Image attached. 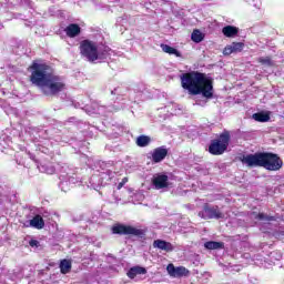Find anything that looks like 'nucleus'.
I'll return each instance as SVG.
<instances>
[{
	"mask_svg": "<svg viewBox=\"0 0 284 284\" xmlns=\"http://www.w3.org/2000/svg\"><path fill=\"white\" fill-rule=\"evenodd\" d=\"M222 33L227 38L236 37V34H239V28L234 26H226L222 29Z\"/></svg>",
	"mask_w": 284,
	"mask_h": 284,
	"instance_id": "2eb2a0df",
	"label": "nucleus"
},
{
	"mask_svg": "<svg viewBox=\"0 0 284 284\" xmlns=\"http://www.w3.org/2000/svg\"><path fill=\"white\" fill-rule=\"evenodd\" d=\"M126 276L129 277V278H136V268L133 266V267H131L129 271H128V273H126Z\"/></svg>",
	"mask_w": 284,
	"mask_h": 284,
	"instance_id": "b1692460",
	"label": "nucleus"
},
{
	"mask_svg": "<svg viewBox=\"0 0 284 284\" xmlns=\"http://www.w3.org/2000/svg\"><path fill=\"white\" fill-rule=\"evenodd\" d=\"M241 163L246 168H264L268 172H278L283 168V160L272 152H255L240 156Z\"/></svg>",
	"mask_w": 284,
	"mask_h": 284,
	"instance_id": "7ed1b4c3",
	"label": "nucleus"
},
{
	"mask_svg": "<svg viewBox=\"0 0 284 284\" xmlns=\"http://www.w3.org/2000/svg\"><path fill=\"white\" fill-rule=\"evenodd\" d=\"M153 247L162 250L163 252H174V245L165 240H155L153 242Z\"/></svg>",
	"mask_w": 284,
	"mask_h": 284,
	"instance_id": "9b49d317",
	"label": "nucleus"
},
{
	"mask_svg": "<svg viewBox=\"0 0 284 284\" xmlns=\"http://www.w3.org/2000/svg\"><path fill=\"white\" fill-rule=\"evenodd\" d=\"M151 156L153 163H161V161H165L168 156V149L165 146L155 148Z\"/></svg>",
	"mask_w": 284,
	"mask_h": 284,
	"instance_id": "9d476101",
	"label": "nucleus"
},
{
	"mask_svg": "<svg viewBox=\"0 0 284 284\" xmlns=\"http://www.w3.org/2000/svg\"><path fill=\"white\" fill-rule=\"evenodd\" d=\"M253 119L257 121V123H267V121H270V113L257 112L253 114Z\"/></svg>",
	"mask_w": 284,
	"mask_h": 284,
	"instance_id": "f3484780",
	"label": "nucleus"
},
{
	"mask_svg": "<svg viewBox=\"0 0 284 284\" xmlns=\"http://www.w3.org/2000/svg\"><path fill=\"white\" fill-rule=\"evenodd\" d=\"M30 225L36 230H43L45 227V221H43L41 215H36L32 220H30Z\"/></svg>",
	"mask_w": 284,
	"mask_h": 284,
	"instance_id": "ddd939ff",
	"label": "nucleus"
},
{
	"mask_svg": "<svg viewBox=\"0 0 284 284\" xmlns=\"http://www.w3.org/2000/svg\"><path fill=\"white\" fill-rule=\"evenodd\" d=\"M64 32L67 37L74 39V37H79V34H81V27L77 23H71L64 29Z\"/></svg>",
	"mask_w": 284,
	"mask_h": 284,
	"instance_id": "f8f14e48",
	"label": "nucleus"
},
{
	"mask_svg": "<svg viewBox=\"0 0 284 284\" xmlns=\"http://www.w3.org/2000/svg\"><path fill=\"white\" fill-rule=\"evenodd\" d=\"M166 272H169L170 276L173 278H181L183 276H189L190 271L185 266H174V264H169L166 266Z\"/></svg>",
	"mask_w": 284,
	"mask_h": 284,
	"instance_id": "6e6552de",
	"label": "nucleus"
},
{
	"mask_svg": "<svg viewBox=\"0 0 284 284\" xmlns=\"http://www.w3.org/2000/svg\"><path fill=\"white\" fill-rule=\"evenodd\" d=\"M233 52H243V48H245V43L243 42H233L231 44Z\"/></svg>",
	"mask_w": 284,
	"mask_h": 284,
	"instance_id": "4be33fe9",
	"label": "nucleus"
},
{
	"mask_svg": "<svg viewBox=\"0 0 284 284\" xmlns=\"http://www.w3.org/2000/svg\"><path fill=\"white\" fill-rule=\"evenodd\" d=\"M152 185L155 190H165V187H170V178L165 174H158L152 179Z\"/></svg>",
	"mask_w": 284,
	"mask_h": 284,
	"instance_id": "1a4fd4ad",
	"label": "nucleus"
},
{
	"mask_svg": "<svg viewBox=\"0 0 284 284\" xmlns=\"http://www.w3.org/2000/svg\"><path fill=\"white\" fill-rule=\"evenodd\" d=\"M255 219L257 221H276L275 216L266 215L265 213H258Z\"/></svg>",
	"mask_w": 284,
	"mask_h": 284,
	"instance_id": "412c9836",
	"label": "nucleus"
},
{
	"mask_svg": "<svg viewBox=\"0 0 284 284\" xmlns=\"http://www.w3.org/2000/svg\"><path fill=\"white\" fill-rule=\"evenodd\" d=\"M80 54L83 59L89 61V63H94V61L108 59L110 55V47L99 48V44L92 40L85 39L80 42Z\"/></svg>",
	"mask_w": 284,
	"mask_h": 284,
	"instance_id": "20e7f679",
	"label": "nucleus"
},
{
	"mask_svg": "<svg viewBox=\"0 0 284 284\" xmlns=\"http://www.w3.org/2000/svg\"><path fill=\"white\" fill-rule=\"evenodd\" d=\"M257 61H258V63H261L262 65H268V67L274 65V63L272 62V58H271V57L258 58Z\"/></svg>",
	"mask_w": 284,
	"mask_h": 284,
	"instance_id": "5701e85b",
	"label": "nucleus"
},
{
	"mask_svg": "<svg viewBox=\"0 0 284 284\" xmlns=\"http://www.w3.org/2000/svg\"><path fill=\"white\" fill-rule=\"evenodd\" d=\"M204 247L206 250H223L224 244L223 242L209 241L204 244Z\"/></svg>",
	"mask_w": 284,
	"mask_h": 284,
	"instance_id": "6ab92c4d",
	"label": "nucleus"
},
{
	"mask_svg": "<svg viewBox=\"0 0 284 284\" xmlns=\"http://www.w3.org/2000/svg\"><path fill=\"white\" fill-rule=\"evenodd\" d=\"M197 216H200V219H223V212H221V210L219 209V205H210L209 203H204L203 205V211H200L197 213Z\"/></svg>",
	"mask_w": 284,
	"mask_h": 284,
	"instance_id": "0eeeda50",
	"label": "nucleus"
},
{
	"mask_svg": "<svg viewBox=\"0 0 284 284\" xmlns=\"http://www.w3.org/2000/svg\"><path fill=\"white\" fill-rule=\"evenodd\" d=\"M28 72H30V83L40 88L44 97H58L64 92L65 81L60 75L54 74L52 65L34 60L28 68Z\"/></svg>",
	"mask_w": 284,
	"mask_h": 284,
	"instance_id": "f257e3e1",
	"label": "nucleus"
},
{
	"mask_svg": "<svg viewBox=\"0 0 284 284\" xmlns=\"http://www.w3.org/2000/svg\"><path fill=\"white\" fill-rule=\"evenodd\" d=\"M135 267V273L139 276L140 274H148V270L143 266H134Z\"/></svg>",
	"mask_w": 284,
	"mask_h": 284,
	"instance_id": "a878e982",
	"label": "nucleus"
},
{
	"mask_svg": "<svg viewBox=\"0 0 284 284\" xmlns=\"http://www.w3.org/2000/svg\"><path fill=\"white\" fill-rule=\"evenodd\" d=\"M203 39H205V34H203V32H201V30L194 29L191 34V40L193 41V43H201V41H203Z\"/></svg>",
	"mask_w": 284,
	"mask_h": 284,
	"instance_id": "a211bd4d",
	"label": "nucleus"
},
{
	"mask_svg": "<svg viewBox=\"0 0 284 284\" xmlns=\"http://www.w3.org/2000/svg\"><path fill=\"white\" fill-rule=\"evenodd\" d=\"M230 141H232V134L230 131L224 130L220 133L215 139L211 140L209 144V152L213 156H221L227 152V148H230Z\"/></svg>",
	"mask_w": 284,
	"mask_h": 284,
	"instance_id": "39448f33",
	"label": "nucleus"
},
{
	"mask_svg": "<svg viewBox=\"0 0 284 284\" xmlns=\"http://www.w3.org/2000/svg\"><path fill=\"white\" fill-rule=\"evenodd\" d=\"M60 272L61 274H70L72 272V261L63 258L60 261Z\"/></svg>",
	"mask_w": 284,
	"mask_h": 284,
	"instance_id": "4468645a",
	"label": "nucleus"
},
{
	"mask_svg": "<svg viewBox=\"0 0 284 284\" xmlns=\"http://www.w3.org/2000/svg\"><path fill=\"white\" fill-rule=\"evenodd\" d=\"M29 245H30V247H39V241H37V240H31V241L29 242Z\"/></svg>",
	"mask_w": 284,
	"mask_h": 284,
	"instance_id": "cd10ccee",
	"label": "nucleus"
},
{
	"mask_svg": "<svg viewBox=\"0 0 284 284\" xmlns=\"http://www.w3.org/2000/svg\"><path fill=\"white\" fill-rule=\"evenodd\" d=\"M111 233L118 234L119 236H136V239H145L148 230L139 229L133 225L115 223L111 227Z\"/></svg>",
	"mask_w": 284,
	"mask_h": 284,
	"instance_id": "423d86ee",
	"label": "nucleus"
},
{
	"mask_svg": "<svg viewBox=\"0 0 284 284\" xmlns=\"http://www.w3.org/2000/svg\"><path fill=\"white\" fill-rule=\"evenodd\" d=\"M138 148H148V145H150V143H152V139L148 135H140L136 138L135 141Z\"/></svg>",
	"mask_w": 284,
	"mask_h": 284,
	"instance_id": "dca6fc26",
	"label": "nucleus"
},
{
	"mask_svg": "<svg viewBox=\"0 0 284 284\" xmlns=\"http://www.w3.org/2000/svg\"><path fill=\"white\" fill-rule=\"evenodd\" d=\"M223 54L225 57H230V54H234V49H232V44L224 48Z\"/></svg>",
	"mask_w": 284,
	"mask_h": 284,
	"instance_id": "393cba45",
	"label": "nucleus"
},
{
	"mask_svg": "<svg viewBox=\"0 0 284 284\" xmlns=\"http://www.w3.org/2000/svg\"><path fill=\"white\" fill-rule=\"evenodd\" d=\"M183 90L192 97L201 94L204 99H214V80L199 71H190L180 77Z\"/></svg>",
	"mask_w": 284,
	"mask_h": 284,
	"instance_id": "f03ea898",
	"label": "nucleus"
},
{
	"mask_svg": "<svg viewBox=\"0 0 284 284\" xmlns=\"http://www.w3.org/2000/svg\"><path fill=\"white\" fill-rule=\"evenodd\" d=\"M161 48L166 54H174L175 57H181V52L174 49V47H171L169 44H161Z\"/></svg>",
	"mask_w": 284,
	"mask_h": 284,
	"instance_id": "aec40b11",
	"label": "nucleus"
},
{
	"mask_svg": "<svg viewBox=\"0 0 284 284\" xmlns=\"http://www.w3.org/2000/svg\"><path fill=\"white\" fill-rule=\"evenodd\" d=\"M125 183H128V178L122 179V181L118 184V190H121Z\"/></svg>",
	"mask_w": 284,
	"mask_h": 284,
	"instance_id": "bb28decb",
	"label": "nucleus"
}]
</instances>
